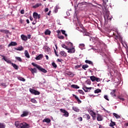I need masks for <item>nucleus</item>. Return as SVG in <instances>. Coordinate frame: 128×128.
<instances>
[{
  "label": "nucleus",
  "mask_w": 128,
  "mask_h": 128,
  "mask_svg": "<svg viewBox=\"0 0 128 128\" xmlns=\"http://www.w3.org/2000/svg\"><path fill=\"white\" fill-rule=\"evenodd\" d=\"M52 12V11L50 10L48 14V16H50V13Z\"/></svg>",
  "instance_id": "obj_63"
},
{
  "label": "nucleus",
  "mask_w": 128,
  "mask_h": 128,
  "mask_svg": "<svg viewBox=\"0 0 128 128\" xmlns=\"http://www.w3.org/2000/svg\"><path fill=\"white\" fill-rule=\"evenodd\" d=\"M14 125H15V126H16V128H21V127H22V122H20L18 121H16V122H15Z\"/></svg>",
  "instance_id": "obj_10"
},
{
  "label": "nucleus",
  "mask_w": 128,
  "mask_h": 128,
  "mask_svg": "<svg viewBox=\"0 0 128 128\" xmlns=\"http://www.w3.org/2000/svg\"><path fill=\"white\" fill-rule=\"evenodd\" d=\"M62 46L64 48H65L66 50H68V46H66V44H62Z\"/></svg>",
  "instance_id": "obj_41"
},
{
  "label": "nucleus",
  "mask_w": 128,
  "mask_h": 128,
  "mask_svg": "<svg viewBox=\"0 0 128 128\" xmlns=\"http://www.w3.org/2000/svg\"><path fill=\"white\" fill-rule=\"evenodd\" d=\"M83 34L84 36H90V33L88 32H86V30H84V31H83Z\"/></svg>",
  "instance_id": "obj_24"
},
{
  "label": "nucleus",
  "mask_w": 128,
  "mask_h": 128,
  "mask_svg": "<svg viewBox=\"0 0 128 128\" xmlns=\"http://www.w3.org/2000/svg\"><path fill=\"white\" fill-rule=\"evenodd\" d=\"M33 18H35V20H40V14H38L37 12H34L33 13Z\"/></svg>",
  "instance_id": "obj_6"
},
{
  "label": "nucleus",
  "mask_w": 128,
  "mask_h": 128,
  "mask_svg": "<svg viewBox=\"0 0 128 128\" xmlns=\"http://www.w3.org/2000/svg\"><path fill=\"white\" fill-rule=\"evenodd\" d=\"M86 2H82V3H80V4H78V6L80 5V6H84V4H86Z\"/></svg>",
  "instance_id": "obj_47"
},
{
  "label": "nucleus",
  "mask_w": 128,
  "mask_h": 128,
  "mask_svg": "<svg viewBox=\"0 0 128 128\" xmlns=\"http://www.w3.org/2000/svg\"><path fill=\"white\" fill-rule=\"evenodd\" d=\"M30 72H32V74H34V73H36V68H31Z\"/></svg>",
  "instance_id": "obj_31"
},
{
  "label": "nucleus",
  "mask_w": 128,
  "mask_h": 128,
  "mask_svg": "<svg viewBox=\"0 0 128 128\" xmlns=\"http://www.w3.org/2000/svg\"><path fill=\"white\" fill-rule=\"evenodd\" d=\"M16 60L18 62H22V58H20V57L16 56Z\"/></svg>",
  "instance_id": "obj_40"
},
{
  "label": "nucleus",
  "mask_w": 128,
  "mask_h": 128,
  "mask_svg": "<svg viewBox=\"0 0 128 128\" xmlns=\"http://www.w3.org/2000/svg\"><path fill=\"white\" fill-rule=\"evenodd\" d=\"M43 122H46L47 124H50V119L47 118H45L42 120Z\"/></svg>",
  "instance_id": "obj_23"
},
{
  "label": "nucleus",
  "mask_w": 128,
  "mask_h": 128,
  "mask_svg": "<svg viewBox=\"0 0 128 128\" xmlns=\"http://www.w3.org/2000/svg\"><path fill=\"white\" fill-rule=\"evenodd\" d=\"M57 34H60V30H58L56 31Z\"/></svg>",
  "instance_id": "obj_64"
},
{
  "label": "nucleus",
  "mask_w": 128,
  "mask_h": 128,
  "mask_svg": "<svg viewBox=\"0 0 128 128\" xmlns=\"http://www.w3.org/2000/svg\"><path fill=\"white\" fill-rule=\"evenodd\" d=\"M32 37V35H28V37L27 38H28L30 40V38Z\"/></svg>",
  "instance_id": "obj_60"
},
{
  "label": "nucleus",
  "mask_w": 128,
  "mask_h": 128,
  "mask_svg": "<svg viewBox=\"0 0 128 128\" xmlns=\"http://www.w3.org/2000/svg\"><path fill=\"white\" fill-rule=\"evenodd\" d=\"M102 120H103L102 116L100 114H97V120H98V122H102Z\"/></svg>",
  "instance_id": "obj_12"
},
{
  "label": "nucleus",
  "mask_w": 128,
  "mask_h": 128,
  "mask_svg": "<svg viewBox=\"0 0 128 128\" xmlns=\"http://www.w3.org/2000/svg\"><path fill=\"white\" fill-rule=\"evenodd\" d=\"M89 114H90L92 116V120H96V112H94V111L90 110L89 112Z\"/></svg>",
  "instance_id": "obj_5"
},
{
  "label": "nucleus",
  "mask_w": 128,
  "mask_h": 128,
  "mask_svg": "<svg viewBox=\"0 0 128 128\" xmlns=\"http://www.w3.org/2000/svg\"><path fill=\"white\" fill-rule=\"evenodd\" d=\"M94 94H99V92H102V90L100 88H97L94 91Z\"/></svg>",
  "instance_id": "obj_33"
},
{
  "label": "nucleus",
  "mask_w": 128,
  "mask_h": 128,
  "mask_svg": "<svg viewBox=\"0 0 128 128\" xmlns=\"http://www.w3.org/2000/svg\"><path fill=\"white\" fill-rule=\"evenodd\" d=\"M118 98H119L120 100H122V102H124V98H122V96H117Z\"/></svg>",
  "instance_id": "obj_36"
},
{
  "label": "nucleus",
  "mask_w": 128,
  "mask_h": 128,
  "mask_svg": "<svg viewBox=\"0 0 128 128\" xmlns=\"http://www.w3.org/2000/svg\"><path fill=\"white\" fill-rule=\"evenodd\" d=\"M72 110H74V112H80V109L76 107H73Z\"/></svg>",
  "instance_id": "obj_37"
},
{
  "label": "nucleus",
  "mask_w": 128,
  "mask_h": 128,
  "mask_svg": "<svg viewBox=\"0 0 128 128\" xmlns=\"http://www.w3.org/2000/svg\"><path fill=\"white\" fill-rule=\"evenodd\" d=\"M30 102H32L33 104H38V101H36V100L34 98H32L30 100Z\"/></svg>",
  "instance_id": "obj_38"
},
{
  "label": "nucleus",
  "mask_w": 128,
  "mask_h": 128,
  "mask_svg": "<svg viewBox=\"0 0 128 128\" xmlns=\"http://www.w3.org/2000/svg\"><path fill=\"white\" fill-rule=\"evenodd\" d=\"M43 58L44 55H42V54H40L36 58V60H42Z\"/></svg>",
  "instance_id": "obj_17"
},
{
  "label": "nucleus",
  "mask_w": 128,
  "mask_h": 128,
  "mask_svg": "<svg viewBox=\"0 0 128 128\" xmlns=\"http://www.w3.org/2000/svg\"><path fill=\"white\" fill-rule=\"evenodd\" d=\"M44 12H48V8H46L44 10Z\"/></svg>",
  "instance_id": "obj_58"
},
{
  "label": "nucleus",
  "mask_w": 128,
  "mask_h": 128,
  "mask_svg": "<svg viewBox=\"0 0 128 128\" xmlns=\"http://www.w3.org/2000/svg\"><path fill=\"white\" fill-rule=\"evenodd\" d=\"M18 80L21 82H26V79L22 77H18Z\"/></svg>",
  "instance_id": "obj_39"
},
{
  "label": "nucleus",
  "mask_w": 128,
  "mask_h": 128,
  "mask_svg": "<svg viewBox=\"0 0 128 128\" xmlns=\"http://www.w3.org/2000/svg\"><path fill=\"white\" fill-rule=\"evenodd\" d=\"M45 48L46 50H47V52H50V48L48 46H46Z\"/></svg>",
  "instance_id": "obj_49"
},
{
  "label": "nucleus",
  "mask_w": 128,
  "mask_h": 128,
  "mask_svg": "<svg viewBox=\"0 0 128 128\" xmlns=\"http://www.w3.org/2000/svg\"><path fill=\"white\" fill-rule=\"evenodd\" d=\"M80 68V65H77L75 66V68L76 70L78 68Z\"/></svg>",
  "instance_id": "obj_52"
},
{
  "label": "nucleus",
  "mask_w": 128,
  "mask_h": 128,
  "mask_svg": "<svg viewBox=\"0 0 128 128\" xmlns=\"http://www.w3.org/2000/svg\"><path fill=\"white\" fill-rule=\"evenodd\" d=\"M18 44V43L16 42H12L8 45V46L10 48V46H16Z\"/></svg>",
  "instance_id": "obj_13"
},
{
  "label": "nucleus",
  "mask_w": 128,
  "mask_h": 128,
  "mask_svg": "<svg viewBox=\"0 0 128 128\" xmlns=\"http://www.w3.org/2000/svg\"><path fill=\"white\" fill-rule=\"evenodd\" d=\"M92 87L88 88V87L84 86L82 88V90H84L85 92H90V90H92Z\"/></svg>",
  "instance_id": "obj_11"
},
{
  "label": "nucleus",
  "mask_w": 128,
  "mask_h": 128,
  "mask_svg": "<svg viewBox=\"0 0 128 128\" xmlns=\"http://www.w3.org/2000/svg\"><path fill=\"white\" fill-rule=\"evenodd\" d=\"M61 32H62V34H64L65 36H68V34H66V30H61Z\"/></svg>",
  "instance_id": "obj_45"
},
{
  "label": "nucleus",
  "mask_w": 128,
  "mask_h": 128,
  "mask_svg": "<svg viewBox=\"0 0 128 128\" xmlns=\"http://www.w3.org/2000/svg\"><path fill=\"white\" fill-rule=\"evenodd\" d=\"M104 20H112V18H110V12H106V14L104 16Z\"/></svg>",
  "instance_id": "obj_7"
},
{
  "label": "nucleus",
  "mask_w": 128,
  "mask_h": 128,
  "mask_svg": "<svg viewBox=\"0 0 128 128\" xmlns=\"http://www.w3.org/2000/svg\"><path fill=\"white\" fill-rule=\"evenodd\" d=\"M58 8H56L55 10H54V12H56H56H58Z\"/></svg>",
  "instance_id": "obj_62"
},
{
  "label": "nucleus",
  "mask_w": 128,
  "mask_h": 128,
  "mask_svg": "<svg viewBox=\"0 0 128 128\" xmlns=\"http://www.w3.org/2000/svg\"><path fill=\"white\" fill-rule=\"evenodd\" d=\"M30 124H28V123L26 122H22L21 124V128H30Z\"/></svg>",
  "instance_id": "obj_4"
},
{
  "label": "nucleus",
  "mask_w": 128,
  "mask_h": 128,
  "mask_svg": "<svg viewBox=\"0 0 128 128\" xmlns=\"http://www.w3.org/2000/svg\"><path fill=\"white\" fill-rule=\"evenodd\" d=\"M21 38L22 40L26 42V40H28V36H26L24 34H22L21 35Z\"/></svg>",
  "instance_id": "obj_18"
},
{
  "label": "nucleus",
  "mask_w": 128,
  "mask_h": 128,
  "mask_svg": "<svg viewBox=\"0 0 128 128\" xmlns=\"http://www.w3.org/2000/svg\"><path fill=\"white\" fill-rule=\"evenodd\" d=\"M60 56H64V58L66 56V53L64 51H61L60 52Z\"/></svg>",
  "instance_id": "obj_25"
},
{
  "label": "nucleus",
  "mask_w": 128,
  "mask_h": 128,
  "mask_svg": "<svg viewBox=\"0 0 128 128\" xmlns=\"http://www.w3.org/2000/svg\"><path fill=\"white\" fill-rule=\"evenodd\" d=\"M104 98H105V100H108V96H106V95L104 96Z\"/></svg>",
  "instance_id": "obj_51"
},
{
  "label": "nucleus",
  "mask_w": 128,
  "mask_h": 128,
  "mask_svg": "<svg viewBox=\"0 0 128 128\" xmlns=\"http://www.w3.org/2000/svg\"><path fill=\"white\" fill-rule=\"evenodd\" d=\"M78 120L79 122H82V117L78 118Z\"/></svg>",
  "instance_id": "obj_53"
},
{
  "label": "nucleus",
  "mask_w": 128,
  "mask_h": 128,
  "mask_svg": "<svg viewBox=\"0 0 128 128\" xmlns=\"http://www.w3.org/2000/svg\"><path fill=\"white\" fill-rule=\"evenodd\" d=\"M116 90H112V91L110 92V95L112 96H116Z\"/></svg>",
  "instance_id": "obj_21"
},
{
  "label": "nucleus",
  "mask_w": 128,
  "mask_h": 128,
  "mask_svg": "<svg viewBox=\"0 0 128 128\" xmlns=\"http://www.w3.org/2000/svg\"><path fill=\"white\" fill-rule=\"evenodd\" d=\"M96 77L94 76H90V80H91L92 82H95Z\"/></svg>",
  "instance_id": "obj_35"
},
{
  "label": "nucleus",
  "mask_w": 128,
  "mask_h": 128,
  "mask_svg": "<svg viewBox=\"0 0 128 128\" xmlns=\"http://www.w3.org/2000/svg\"><path fill=\"white\" fill-rule=\"evenodd\" d=\"M113 116H115L116 118H120V116L116 113H113Z\"/></svg>",
  "instance_id": "obj_32"
},
{
  "label": "nucleus",
  "mask_w": 128,
  "mask_h": 128,
  "mask_svg": "<svg viewBox=\"0 0 128 128\" xmlns=\"http://www.w3.org/2000/svg\"><path fill=\"white\" fill-rule=\"evenodd\" d=\"M32 64L34 66H36V68L38 70H40V72H44V74H46V72H48V71L46 69L43 68H42V66L38 65V64H36L32 62Z\"/></svg>",
  "instance_id": "obj_1"
},
{
  "label": "nucleus",
  "mask_w": 128,
  "mask_h": 128,
  "mask_svg": "<svg viewBox=\"0 0 128 128\" xmlns=\"http://www.w3.org/2000/svg\"><path fill=\"white\" fill-rule=\"evenodd\" d=\"M1 84L2 86H4V88L6 87V84Z\"/></svg>",
  "instance_id": "obj_57"
},
{
  "label": "nucleus",
  "mask_w": 128,
  "mask_h": 128,
  "mask_svg": "<svg viewBox=\"0 0 128 128\" xmlns=\"http://www.w3.org/2000/svg\"><path fill=\"white\" fill-rule=\"evenodd\" d=\"M95 80H96V82H100V78H96Z\"/></svg>",
  "instance_id": "obj_50"
},
{
  "label": "nucleus",
  "mask_w": 128,
  "mask_h": 128,
  "mask_svg": "<svg viewBox=\"0 0 128 128\" xmlns=\"http://www.w3.org/2000/svg\"><path fill=\"white\" fill-rule=\"evenodd\" d=\"M12 66H13V68H14L15 70H18V66L16 64H12Z\"/></svg>",
  "instance_id": "obj_30"
},
{
  "label": "nucleus",
  "mask_w": 128,
  "mask_h": 128,
  "mask_svg": "<svg viewBox=\"0 0 128 128\" xmlns=\"http://www.w3.org/2000/svg\"><path fill=\"white\" fill-rule=\"evenodd\" d=\"M42 6V3L36 4L35 6H34L32 8H39V6Z\"/></svg>",
  "instance_id": "obj_20"
},
{
  "label": "nucleus",
  "mask_w": 128,
  "mask_h": 128,
  "mask_svg": "<svg viewBox=\"0 0 128 128\" xmlns=\"http://www.w3.org/2000/svg\"><path fill=\"white\" fill-rule=\"evenodd\" d=\"M80 46H82V48H84V44H80Z\"/></svg>",
  "instance_id": "obj_56"
},
{
  "label": "nucleus",
  "mask_w": 128,
  "mask_h": 128,
  "mask_svg": "<svg viewBox=\"0 0 128 128\" xmlns=\"http://www.w3.org/2000/svg\"><path fill=\"white\" fill-rule=\"evenodd\" d=\"M1 56H2V60H4L5 62H7L8 64H13L11 61L10 60L6 58V57L2 55H1Z\"/></svg>",
  "instance_id": "obj_9"
},
{
  "label": "nucleus",
  "mask_w": 128,
  "mask_h": 128,
  "mask_svg": "<svg viewBox=\"0 0 128 128\" xmlns=\"http://www.w3.org/2000/svg\"><path fill=\"white\" fill-rule=\"evenodd\" d=\"M28 116V112L24 111L23 114H21V117L24 118V116Z\"/></svg>",
  "instance_id": "obj_16"
},
{
  "label": "nucleus",
  "mask_w": 128,
  "mask_h": 128,
  "mask_svg": "<svg viewBox=\"0 0 128 128\" xmlns=\"http://www.w3.org/2000/svg\"><path fill=\"white\" fill-rule=\"evenodd\" d=\"M88 68V64H84L82 66V68L85 70H86V68Z\"/></svg>",
  "instance_id": "obj_44"
},
{
  "label": "nucleus",
  "mask_w": 128,
  "mask_h": 128,
  "mask_svg": "<svg viewBox=\"0 0 128 128\" xmlns=\"http://www.w3.org/2000/svg\"><path fill=\"white\" fill-rule=\"evenodd\" d=\"M24 54L25 56H26V58H30V54H28V50H25Z\"/></svg>",
  "instance_id": "obj_22"
},
{
  "label": "nucleus",
  "mask_w": 128,
  "mask_h": 128,
  "mask_svg": "<svg viewBox=\"0 0 128 128\" xmlns=\"http://www.w3.org/2000/svg\"><path fill=\"white\" fill-rule=\"evenodd\" d=\"M30 91L31 94H35V96L40 94V92L38 90H36L34 89H30Z\"/></svg>",
  "instance_id": "obj_8"
},
{
  "label": "nucleus",
  "mask_w": 128,
  "mask_h": 128,
  "mask_svg": "<svg viewBox=\"0 0 128 128\" xmlns=\"http://www.w3.org/2000/svg\"><path fill=\"white\" fill-rule=\"evenodd\" d=\"M60 112H62L63 114H63V116H66V118H68L70 116V113H68V112L66 111V110L64 109L60 108Z\"/></svg>",
  "instance_id": "obj_3"
},
{
  "label": "nucleus",
  "mask_w": 128,
  "mask_h": 128,
  "mask_svg": "<svg viewBox=\"0 0 128 128\" xmlns=\"http://www.w3.org/2000/svg\"><path fill=\"white\" fill-rule=\"evenodd\" d=\"M71 88H80V86H78V85H76V84H72L71 86Z\"/></svg>",
  "instance_id": "obj_34"
},
{
  "label": "nucleus",
  "mask_w": 128,
  "mask_h": 128,
  "mask_svg": "<svg viewBox=\"0 0 128 128\" xmlns=\"http://www.w3.org/2000/svg\"><path fill=\"white\" fill-rule=\"evenodd\" d=\"M20 24H22V22H24V20H22V19H20Z\"/></svg>",
  "instance_id": "obj_61"
},
{
  "label": "nucleus",
  "mask_w": 128,
  "mask_h": 128,
  "mask_svg": "<svg viewBox=\"0 0 128 128\" xmlns=\"http://www.w3.org/2000/svg\"><path fill=\"white\" fill-rule=\"evenodd\" d=\"M72 96L74 98L77 100L78 104H82V101L78 98V97L74 94H72Z\"/></svg>",
  "instance_id": "obj_15"
},
{
  "label": "nucleus",
  "mask_w": 128,
  "mask_h": 128,
  "mask_svg": "<svg viewBox=\"0 0 128 128\" xmlns=\"http://www.w3.org/2000/svg\"><path fill=\"white\" fill-rule=\"evenodd\" d=\"M54 53H55V54L56 56H58V54L56 53V50L55 48H54Z\"/></svg>",
  "instance_id": "obj_54"
},
{
  "label": "nucleus",
  "mask_w": 128,
  "mask_h": 128,
  "mask_svg": "<svg viewBox=\"0 0 128 128\" xmlns=\"http://www.w3.org/2000/svg\"><path fill=\"white\" fill-rule=\"evenodd\" d=\"M78 92H79V94H84V92L82 90H78Z\"/></svg>",
  "instance_id": "obj_46"
},
{
  "label": "nucleus",
  "mask_w": 128,
  "mask_h": 128,
  "mask_svg": "<svg viewBox=\"0 0 128 128\" xmlns=\"http://www.w3.org/2000/svg\"><path fill=\"white\" fill-rule=\"evenodd\" d=\"M52 32H50V30H46L45 32H44V34L46 35V36H50V33Z\"/></svg>",
  "instance_id": "obj_28"
},
{
  "label": "nucleus",
  "mask_w": 128,
  "mask_h": 128,
  "mask_svg": "<svg viewBox=\"0 0 128 128\" xmlns=\"http://www.w3.org/2000/svg\"><path fill=\"white\" fill-rule=\"evenodd\" d=\"M103 0V2H104V4H106V2H108V0Z\"/></svg>",
  "instance_id": "obj_59"
},
{
  "label": "nucleus",
  "mask_w": 128,
  "mask_h": 128,
  "mask_svg": "<svg viewBox=\"0 0 128 128\" xmlns=\"http://www.w3.org/2000/svg\"><path fill=\"white\" fill-rule=\"evenodd\" d=\"M20 14H24V10H21V11H20Z\"/></svg>",
  "instance_id": "obj_55"
},
{
  "label": "nucleus",
  "mask_w": 128,
  "mask_h": 128,
  "mask_svg": "<svg viewBox=\"0 0 128 128\" xmlns=\"http://www.w3.org/2000/svg\"><path fill=\"white\" fill-rule=\"evenodd\" d=\"M52 66L54 68H58V65L54 62H52Z\"/></svg>",
  "instance_id": "obj_42"
},
{
  "label": "nucleus",
  "mask_w": 128,
  "mask_h": 128,
  "mask_svg": "<svg viewBox=\"0 0 128 128\" xmlns=\"http://www.w3.org/2000/svg\"><path fill=\"white\" fill-rule=\"evenodd\" d=\"M15 50H20V51L24 50V47H22V46H20L18 48H15Z\"/></svg>",
  "instance_id": "obj_27"
},
{
  "label": "nucleus",
  "mask_w": 128,
  "mask_h": 128,
  "mask_svg": "<svg viewBox=\"0 0 128 128\" xmlns=\"http://www.w3.org/2000/svg\"><path fill=\"white\" fill-rule=\"evenodd\" d=\"M116 126V123L112 122V120H110V126L114 127Z\"/></svg>",
  "instance_id": "obj_26"
},
{
  "label": "nucleus",
  "mask_w": 128,
  "mask_h": 128,
  "mask_svg": "<svg viewBox=\"0 0 128 128\" xmlns=\"http://www.w3.org/2000/svg\"><path fill=\"white\" fill-rule=\"evenodd\" d=\"M0 32H2L3 34H10V30H0Z\"/></svg>",
  "instance_id": "obj_19"
},
{
  "label": "nucleus",
  "mask_w": 128,
  "mask_h": 128,
  "mask_svg": "<svg viewBox=\"0 0 128 128\" xmlns=\"http://www.w3.org/2000/svg\"><path fill=\"white\" fill-rule=\"evenodd\" d=\"M85 62L86 64H92V66H94V63L92 62L90 60H86Z\"/></svg>",
  "instance_id": "obj_29"
},
{
  "label": "nucleus",
  "mask_w": 128,
  "mask_h": 128,
  "mask_svg": "<svg viewBox=\"0 0 128 128\" xmlns=\"http://www.w3.org/2000/svg\"><path fill=\"white\" fill-rule=\"evenodd\" d=\"M0 128H6V124L2 123H0Z\"/></svg>",
  "instance_id": "obj_43"
},
{
  "label": "nucleus",
  "mask_w": 128,
  "mask_h": 128,
  "mask_svg": "<svg viewBox=\"0 0 128 128\" xmlns=\"http://www.w3.org/2000/svg\"><path fill=\"white\" fill-rule=\"evenodd\" d=\"M58 38H60V40H64V36H58Z\"/></svg>",
  "instance_id": "obj_48"
},
{
  "label": "nucleus",
  "mask_w": 128,
  "mask_h": 128,
  "mask_svg": "<svg viewBox=\"0 0 128 128\" xmlns=\"http://www.w3.org/2000/svg\"><path fill=\"white\" fill-rule=\"evenodd\" d=\"M68 44L72 48H68V52L69 54H74V52H76V49L74 48V47H72L74 46L72 43L70 42Z\"/></svg>",
  "instance_id": "obj_2"
},
{
  "label": "nucleus",
  "mask_w": 128,
  "mask_h": 128,
  "mask_svg": "<svg viewBox=\"0 0 128 128\" xmlns=\"http://www.w3.org/2000/svg\"><path fill=\"white\" fill-rule=\"evenodd\" d=\"M84 118L86 119L87 120H90V114H86L83 116Z\"/></svg>",
  "instance_id": "obj_14"
}]
</instances>
